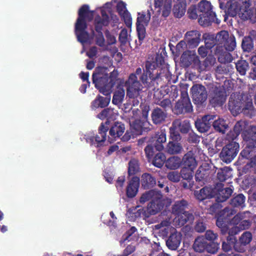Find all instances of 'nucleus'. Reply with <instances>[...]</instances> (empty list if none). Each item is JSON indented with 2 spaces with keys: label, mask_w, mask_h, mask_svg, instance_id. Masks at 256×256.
Segmentation results:
<instances>
[{
  "label": "nucleus",
  "mask_w": 256,
  "mask_h": 256,
  "mask_svg": "<svg viewBox=\"0 0 256 256\" xmlns=\"http://www.w3.org/2000/svg\"><path fill=\"white\" fill-rule=\"evenodd\" d=\"M125 95L124 90L123 89H120L116 91L114 94L112 102L116 105L120 104Z\"/></svg>",
  "instance_id": "4d7b16f0"
},
{
  "label": "nucleus",
  "mask_w": 256,
  "mask_h": 256,
  "mask_svg": "<svg viewBox=\"0 0 256 256\" xmlns=\"http://www.w3.org/2000/svg\"><path fill=\"white\" fill-rule=\"evenodd\" d=\"M166 161V156L162 152H158L154 157L152 164L155 166L161 168Z\"/></svg>",
  "instance_id": "603ef678"
},
{
  "label": "nucleus",
  "mask_w": 256,
  "mask_h": 256,
  "mask_svg": "<svg viewBox=\"0 0 256 256\" xmlns=\"http://www.w3.org/2000/svg\"><path fill=\"white\" fill-rule=\"evenodd\" d=\"M125 130L124 124L122 122H114L110 129V135L114 138H119Z\"/></svg>",
  "instance_id": "2f4dec72"
},
{
  "label": "nucleus",
  "mask_w": 256,
  "mask_h": 256,
  "mask_svg": "<svg viewBox=\"0 0 256 256\" xmlns=\"http://www.w3.org/2000/svg\"><path fill=\"white\" fill-rule=\"evenodd\" d=\"M182 165V159L178 156H170L166 162V166L170 170H176Z\"/></svg>",
  "instance_id": "4c0bfd02"
},
{
  "label": "nucleus",
  "mask_w": 256,
  "mask_h": 256,
  "mask_svg": "<svg viewBox=\"0 0 256 256\" xmlns=\"http://www.w3.org/2000/svg\"><path fill=\"white\" fill-rule=\"evenodd\" d=\"M150 18L149 10L146 14L144 12H138L136 22V31L140 41L144 40L146 36L145 26H147Z\"/></svg>",
  "instance_id": "f8f14e48"
},
{
  "label": "nucleus",
  "mask_w": 256,
  "mask_h": 256,
  "mask_svg": "<svg viewBox=\"0 0 256 256\" xmlns=\"http://www.w3.org/2000/svg\"><path fill=\"white\" fill-rule=\"evenodd\" d=\"M246 124L244 121L239 120L236 122L234 127L233 132H230L228 136L232 140L236 139L240 134L242 131L245 128Z\"/></svg>",
  "instance_id": "58836bf2"
},
{
  "label": "nucleus",
  "mask_w": 256,
  "mask_h": 256,
  "mask_svg": "<svg viewBox=\"0 0 256 256\" xmlns=\"http://www.w3.org/2000/svg\"><path fill=\"white\" fill-rule=\"evenodd\" d=\"M222 186L223 185L220 184L217 186V188H214L216 191V201L218 202H222L226 201L233 192L232 188H222Z\"/></svg>",
  "instance_id": "5701e85b"
},
{
  "label": "nucleus",
  "mask_w": 256,
  "mask_h": 256,
  "mask_svg": "<svg viewBox=\"0 0 256 256\" xmlns=\"http://www.w3.org/2000/svg\"><path fill=\"white\" fill-rule=\"evenodd\" d=\"M176 129L177 128L172 125L170 128V138L172 142H178L182 138L179 132Z\"/></svg>",
  "instance_id": "e2e57ef3"
},
{
  "label": "nucleus",
  "mask_w": 256,
  "mask_h": 256,
  "mask_svg": "<svg viewBox=\"0 0 256 256\" xmlns=\"http://www.w3.org/2000/svg\"><path fill=\"white\" fill-rule=\"evenodd\" d=\"M198 22L200 25L206 27L211 25L212 22L218 24L220 20L216 18V13L212 11L206 14H200Z\"/></svg>",
  "instance_id": "4be33fe9"
},
{
  "label": "nucleus",
  "mask_w": 256,
  "mask_h": 256,
  "mask_svg": "<svg viewBox=\"0 0 256 256\" xmlns=\"http://www.w3.org/2000/svg\"><path fill=\"white\" fill-rule=\"evenodd\" d=\"M138 208H139L136 209V208L128 210L127 214L130 221L134 222L139 218H146L149 217L146 209L138 206Z\"/></svg>",
  "instance_id": "7c9ffc66"
},
{
  "label": "nucleus",
  "mask_w": 256,
  "mask_h": 256,
  "mask_svg": "<svg viewBox=\"0 0 256 256\" xmlns=\"http://www.w3.org/2000/svg\"><path fill=\"white\" fill-rule=\"evenodd\" d=\"M243 140L248 144L256 146V126H252L242 134Z\"/></svg>",
  "instance_id": "f704fd0d"
},
{
  "label": "nucleus",
  "mask_w": 256,
  "mask_h": 256,
  "mask_svg": "<svg viewBox=\"0 0 256 256\" xmlns=\"http://www.w3.org/2000/svg\"><path fill=\"white\" fill-rule=\"evenodd\" d=\"M215 48L214 54L217 56L218 60L220 63H229L232 62L233 58L229 51L227 50L221 40Z\"/></svg>",
  "instance_id": "4468645a"
},
{
  "label": "nucleus",
  "mask_w": 256,
  "mask_h": 256,
  "mask_svg": "<svg viewBox=\"0 0 256 256\" xmlns=\"http://www.w3.org/2000/svg\"><path fill=\"white\" fill-rule=\"evenodd\" d=\"M108 128L104 126V122H102L98 130V134L96 136H87L86 138V142L90 144V146H94L96 148H98L103 145L104 142L106 138V133Z\"/></svg>",
  "instance_id": "9b49d317"
},
{
  "label": "nucleus",
  "mask_w": 256,
  "mask_h": 256,
  "mask_svg": "<svg viewBox=\"0 0 256 256\" xmlns=\"http://www.w3.org/2000/svg\"><path fill=\"white\" fill-rule=\"evenodd\" d=\"M178 215V224L180 226H184L188 222H191L194 220L193 214L188 212L184 211Z\"/></svg>",
  "instance_id": "79ce46f5"
},
{
  "label": "nucleus",
  "mask_w": 256,
  "mask_h": 256,
  "mask_svg": "<svg viewBox=\"0 0 256 256\" xmlns=\"http://www.w3.org/2000/svg\"><path fill=\"white\" fill-rule=\"evenodd\" d=\"M208 246V241L204 236L197 237L192 245L194 250L197 252H205Z\"/></svg>",
  "instance_id": "c9c22d12"
},
{
  "label": "nucleus",
  "mask_w": 256,
  "mask_h": 256,
  "mask_svg": "<svg viewBox=\"0 0 256 256\" xmlns=\"http://www.w3.org/2000/svg\"><path fill=\"white\" fill-rule=\"evenodd\" d=\"M240 2L241 9H242L244 11H246L248 14V20L252 19L253 16V10L250 8V0H240Z\"/></svg>",
  "instance_id": "13d9d810"
},
{
  "label": "nucleus",
  "mask_w": 256,
  "mask_h": 256,
  "mask_svg": "<svg viewBox=\"0 0 256 256\" xmlns=\"http://www.w3.org/2000/svg\"><path fill=\"white\" fill-rule=\"evenodd\" d=\"M140 171L139 161L136 158L131 159L128 162V175L134 176Z\"/></svg>",
  "instance_id": "49530a36"
},
{
  "label": "nucleus",
  "mask_w": 256,
  "mask_h": 256,
  "mask_svg": "<svg viewBox=\"0 0 256 256\" xmlns=\"http://www.w3.org/2000/svg\"><path fill=\"white\" fill-rule=\"evenodd\" d=\"M204 38L205 46L206 47L208 50L212 48L214 46H216V38L218 37L217 36H215L214 34H207L206 36H204Z\"/></svg>",
  "instance_id": "052dcab7"
},
{
  "label": "nucleus",
  "mask_w": 256,
  "mask_h": 256,
  "mask_svg": "<svg viewBox=\"0 0 256 256\" xmlns=\"http://www.w3.org/2000/svg\"><path fill=\"white\" fill-rule=\"evenodd\" d=\"M150 200L151 201L146 210L149 216L158 214L164 206V200L160 192L154 190L146 192L142 195L139 200L140 204H144Z\"/></svg>",
  "instance_id": "7ed1b4c3"
},
{
  "label": "nucleus",
  "mask_w": 256,
  "mask_h": 256,
  "mask_svg": "<svg viewBox=\"0 0 256 256\" xmlns=\"http://www.w3.org/2000/svg\"><path fill=\"white\" fill-rule=\"evenodd\" d=\"M210 170L208 166H200L198 168L195 174V179L196 182L201 186L205 184L209 177Z\"/></svg>",
  "instance_id": "b1692460"
},
{
  "label": "nucleus",
  "mask_w": 256,
  "mask_h": 256,
  "mask_svg": "<svg viewBox=\"0 0 256 256\" xmlns=\"http://www.w3.org/2000/svg\"><path fill=\"white\" fill-rule=\"evenodd\" d=\"M226 92L223 88L216 87L212 94L210 103L214 107L222 106L226 102Z\"/></svg>",
  "instance_id": "6ab92c4d"
},
{
  "label": "nucleus",
  "mask_w": 256,
  "mask_h": 256,
  "mask_svg": "<svg viewBox=\"0 0 256 256\" xmlns=\"http://www.w3.org/2000/svg\"><path fill=\"white\" fill-rule=\"evenodd\" d=\"M94 11L90 10L89 6L83 4L78 10V18L76 23H86V20L91 21L94 18Z\"/></svg>",
  "instance_id": "aec40b11"
},
{
  "label": "nucleus",
  "mask_w": 256,
  "mask_h": 256,
  "mask_svg": "<svg viewBox=\"0 0 256 256\" xmlns=\"http://www.w3.org/2000/svg\"><path fill=\"white\" fill-rule=\"evenodd\" d=\"M114 113L113 110L110 108H105L97 115V118L100 120L112 117Z\"/></svg>",
  "instance_id": "0e129e2a"
},
{
  "label": "nucleus",
  "mask_w": 256,
  "mask_h": 256,
  "mask_svg": "<svg viewBox=\"0 0 256 256\" xmlns=\"http://www.w3.org/2000/svg\"><path fill=\"white\" fill-rule=\"evenodd\" d=\"M215 48L214 54L217 56L218 60L220 63H229L232 62L233 58L229 51L227 50L221 40Z\"/></svg>",
  "instance_id": "2eb2a0df"
},
{
  "label": "nucleus",
  "mask_w": 256,
  "mask_h": 256,
  "mask_svg": "<svg viewBox=\"0 0 256 256\" xmlns=\"http://www.w3.org/2000/svg\"><path fill=\"white\" fill-rule=\"evenodd\" d=\"M182 165L184 167L195 168L197 166V162L194 154L192 151H188L186 153L182 159Z\"/></svg>",
  "instance_id": "473e14b6"
},
{
  "label": "nucleus",
  "mask_w": 256,
  "mask_h": 256,
  "mask_svg": "<svg viewBox=\"0 0 256 256\" xmlns=\"http://www.w3.org/2000/svg\"><path fill=\"white\" fill-rule=\"evenodd\" d=\"M172 111L176 115H184L192 112V106L186 90L180 91V99L176 102Z\"/></svg>",
  "instance_id": "423d86ee"
},
{
  "label": "nucleus",
  "mask_w": 256,
  "mask_h": 256,
  "mask_svg": "<svg viewBox=\"0 0 256 256\" xmlns=\"http://www.w3.org/2000/svg\"><path fill=\"white\" fill-rule=\"evenodd\" d=\"M242 230L240 229V227L236 225H234V226L230 230L228 228V230L226 233H228L229 236L227 238V240H234V238H235L234 236L238 234Z\"/></svg>",
  "instance_id": "69168bd1"
},
{
  "label": "nucleus",
  "mask_w": 256,
  "mask_h": 256,
  "mask_svg": "<svg viewBox=\"0 0 256 256\" xmlns=\"http://www.w3.org/2000/svg\"><path fill=\"white\" fill-rule=\"evenodd\" d=\"M198 11L200 14H206L212 12L211 3L206 0H202L198 6Z\"/></svg>",
  "instance_id": "09e8293b"
},
{
  "label": "nucleus",
  "mask_w": 256,
  "mask_h": 256,
  "mask_svg": "<svg viewBox=\"0 0 256 256\" xmlns=\"http://www.w3.org/2000/svg\"><path fill=\"white\" fill-rule=\"evenodd\" d=\"M220 8L224 11V21L228 17L234 18L238 16L241 20H246L249 18L246 11L241 9L239 2L236 0H219Z\"/></svg>",
  "instance_id": "20e7f679"
},
{
  "label": "nucleus",
  "mask_w": 256,
  "mask_h": 256,
  "mask_svg": "<svg viewBox=\"0 0 256 256\" xmlns=\"http://www.w3.org/2000/svg\"><path fill=\"white\" fill-rule=\"evenodd\" d=\"M182 147L178 142H169L166 146V152L172 154H178L181 152Z\"/></svg>",
  "instance_id": "de8ad7c7"
},
{
  "label": "nucleus",
  "mask_w": 256,
  "mask_h": 256,
  "mask_svg": "<svg viewBox=\"0 0 256 256\" xmlns=\"http://www.w3.org/2000/svg\"><path fill=\"white\" fill-rule=\"evenodd\" d=\"M163 93L174 100L178 96V88L176 86L172 85L165 89Z\"/></svg>",
  "instance_id": "5fc2aeb1"
},
{
  "label": "nucleus",
  "mask_w": 256,
  "mask_h": 256,
  "mask_svg": "<svg viewBox=\"0 0 256 256\" xmlns=\"http://www.w3.org/2000/svg\"><path fill=\"white\" fill-rule=\"evenodd\" d=\"M192 98L194 103L198 106H203L208 98L206 87L200 84H194L190 88Z\"/></svg>",
  "instance_id": "9d476101"
},
{
  "label": "nucleus",
  "mask_w": 256,
  "mask_h": 256,
  "mask_svg": "<svg viewBox=\"0 0 256 256\" xmlns=\"http://www.w3.org/2000/svg\"><path fill=\"white\" fill-rule=\"evenodd\" d=\"M182 241V235L175 232L170 234L166 241V245L171 250H176Z\"/></svg>",
  "instance_id": "c85d7f7f"
},
{
  "label": "nucleus",
  "mask_w": 256,
  "mask_h": 256,
  "mask_svg": "<svg viewBox=\"0 0 256 256\" xmlns=\"http://www.w3.org/2000/svg\"><path fill=\"white\" fill-rule=\"evenodd\" d=\"M188 17L192 20H196L198 16V8L195 5L190 6L188 10Z\"/></svg>",
  "instance_id": "774afa93"
},
{
  "label": "nucleus",
  "mask_w": 256,
  "mask_h": 256,
  "mask_svg": "<svg viewBox=\"0 0 256 256\" xmlns=\"http://www.w3.org/2000/svg\"><path fill=\"white\" fill-rule=\"evenodd\" d=\"M140 186V178L136 176H133L126 188V196L128 198H133L136 196Z\"/></svg>",
  "instance_id": "393cba45"
},
{
  "label": "nucleus",
  "mask_w": 256,
  "mask_h": 256,
  "mask_svg": "<svg viewBox=\"0 0 256 256\" xmlns=\"http://www.w3.org/2000/svg\"><path fill=\"white\" fill-rule=\"evenodd\" d=\"M212 126L216 132L224 134L228 128L226 121L222 118H218L213 120Z\"/></svg>",
  "instance_id": "c03bdc74"
},
{
  "label": "nucleus",
  "mask_w": 256,
  "mask_h": 256,
  "mask_svg": "<svg viewBox=\"0 0 256 256\" xmlns=\"http://www.w3.org/2000/svg\"><path fill=\"white\" fill-rule=\"evenodd\" d=\"M110 100V94L106 97L98 94L90 104L92 110H96L98 108H105L108 106Z\"/></svg>",
  "instance_id": "cd10ccee"
},
{
  "label": "nucleus",
  "mask_w": 256,
  "mask_h": 256,
  "mask_svg": "<svg viewBox=\"0 0 256 256\" xmlns=\"http://www.w3.org/2000/svg\"><path fill=\"white\" fill-rule=\"evenodd\" d=\"M216 116L208 114L203 116L201 118H198L195 121V126L198 131L200 133L208 132L210 129Z\"/></svg>",
  "instance_id": "ddd939ff"
},
{
  "label": "nucleus",
  "mask_w": 256,
  "mask_h": 256,
  "mask_svg": "<svg viewBox=\"0 0 256 256\" xmlns=\"http://www.w3.org/2000/svg\"><path fill=\"white\" fill-rule=\"evenodd\" d=\"M228 108L234 116L240 112L245 114H251L254 109L252 96L248 94H232L229 99Z\"/></svg>",
  "instance_id": "f03ea898"
},
{
  "label": "nucleus",
  "mask_w": 256,
  "mask_h": 256,
  "mask_svg": "<svg viewBox=\"0 0 256 256\" xmlns=\"http://www.w3.org/2000/svg\"><path fill=\"white\" fill-rule=\"evenodd\" d=\"M236 68L240 75L244 76L250 68L249 64L246 60H238L236 63Z\"/></svg>",
  "instance_id": "8fccbe9b"
},
{
  "label": "nucleus",
  "mask_w": 256,
  "mask_h": 256,
  "mask_svg": "<svg viewBox=\"0 0 256 256\" xmlns=\"http://www.w3.org/2000/svg\"><path fill=\"white\" fill-rule=\"evenodd\" d=\"M256 152V146L255 145L248 144L246 143L245 148L240 153V156L246 159L251 158Z\"/></svg>",
  "instance_id": "a18cd8bd"
},
{
  "label": "nucleus",
  "mask_w": 256,
  "mask_h": 256,
  "mask_svg": "<svg viewBox=\"0 0 256 256\" xmlns=\"http://www.w3.org/2000/svg\"><path fill=\"white\" fill-rule=\"evenodd\" d=\"M88 28L87 23H76L74 32L78 42L84 44L86 42L89 38V34L86 30Z\"/></svg>",
  "instance_id": "412c9836"
},
{
  "label": "nucleus",
  "mask_w": 256,
  "mask_h": 256,
  "mask_svg": "<svg viewBox=\"0 0 256 256\" xmlns=\"http://www.w3.org/2000/svg\"><path fill=\"white\" fill-rule=\"evenodd\" d=\"M252 240V234L250 232H244L239 238V240L246 246L249 244Z\"/></svg>",
  "instance_id": "338daca9"
},
{
  "label": "nucleus",
  "mask_w": 256,
  "mask_h": 256,
  "mask_svg": "<svg viewBox=\"0 0 256 256\" xmlns=\"http://www.w3.org/2000/svg\"><path fill=\"white\" fill-rule=\"evenodd\" d=\"M146 70H144V72L148 74L153 73L156 74L158 72L157 68L158 67V64L156 61H146L145 64Z\"/></svg>",
  "instance_id": "bf43d9fd"
},
{
  "label": "nucleus",
  "mask_w": 256,
  "mask_h": 256,
  "mask_svg": "<svg viewBox=\"0 0 256 256\" xmlns=\"http://www.w3.org/2000/svg\"><path fill=\"white\" fill-rule=\"evenodd\" d=\"M188 206V202L184 199L177 200L172 206V212L174 214H179L184 211Z\"/></svg>",
  "instance_id": "a19ab883"
},
{
  "label": "nucleus",
  "mask_w": 256,
  "mask_h": 256,
  "mask_svg": "<svg viewBox=\"0 0 256 256\" xmlns=\"http://www.w3.org/2000/svg\"><path fill=\"white\" fill-rule=\"evenodd\" d=\"M167 117V113L160 108H155L152 110L151 118L152 122L155 124H160L164 122Z\"/></svg>",
  "instance_id": "c756f323"
},
{
  "label": "nucleus",
  "mask_w": 256,
  "mask_h": 256,
  "mask_svg": "<svg viewBox=\"0 0 256 256\" xmlns=\"http://www.w3.org/2000/svg\"><path fill=\"white\" fill-rule=\"evenodd\" d=\"M245 200L246 197L243 194H238L230 200V204L234 208H243L244 206Z\"/></svg>",
  "instance_id": "3c124183"
},
{
  "label": "nucleus",
  "mask_w": 256,
  "mask_h": 256,
  "mask_svg": "<svg viewBox=\"0 0 256 256\" xmlns=\"http://www.w3.org/2000/svg\"><path fill=\"white\" fill-rule=\"evenodd\" d=\"M160 95H162V98H156V104L161 106L166 112L167 110L172 107V101L168 98H164L166 95L163 93L162 90L159 92Z\"/></svg>",
  "instance_id": "ea45409f"
},
{
  "label": "nucleus",
  "mask_w": 256,
  "mask_h": 256,
  "mask_svg": "<svg viewBox=\"0 0 256 256\" xmlns=\"http://www.w3.org/2000/svg\"><path fill=\"white\" fill-rule=\"evenodd\" d=\"M141 184L144 189H150L156 185V179L151 174L144 173L142 176Z\"/></svg>",
  "instance_id": "72a5a7b5"
},
{
  "label": "nucleus",
  "mask_w": 256,
  "mask_h": 256,
  "mask_svg": "<svg viewBox=\"0 0 256 256\" xmlns=\"http://www.w3.org/2000/svg\"><path fill=\"white\" fill-rule=\"evenodd\" d=\"M242 48L244 52H250L254 48V42L251 36H246L242 38Z\"/></svg>",
  "instance_id": "864d4df0"
},
{
  "label": "nucleus",
  "mask_w": 256,
  "mask_h": 256,
  "mask_svg": "<svg viewBox=\"0 0 256 256\" xmlns=\"http://www.w3.org/2000/svg\"><path fill=\"white\" fill-rule=\"evenodd\" d=\"M130 126L133 130V131L127 130L121 138L122 142H128L132 136H134V135H140L143 132L150 131L152 126L147 120L136 119L133 122Z\"/></svg>",
  "instance_id": "39448f33"
},
{
  "label": "nucleus",
  "mask_w": 256,
  "mask_h": 256,
  "mask_svg": "<svg viewBox=\"0 0 256 256\" xmlns=\"http://www.w3.org/2000/svg\"><path fill=\"white\" fill-rule=\"evenodd\" d=\"M236 213L234 208L226 207L220 212L216 221V225L220 230L222 234H226L228 230V224L231 220V217Z\"/></svg>",
  "instance_id": "0eeeda50"
},
{
  "label": "nucleus",
  "mask_w": 256,
  "mask_h": 256,
  "mask_svg": "<svg viewBox=\"0 0 256 256\" xmlns=\"http://www.w3.org/2000/svg\"><path fill=\"white\" fill-rule=\"evenodd\" d=\"M194 194L198 200L202 201L206 199L214 197L216 191L212 187L206 186L200 190V191H195Z\"/></svg>",
  "instance_id": "bb28decb"
},
{
  "label": "nucleus",
  "mask_w": 256,
  "mask_h": 256,
  "mask_svg": "<svg viewBox=\"0 0 256 256\" xmlns=\"http://www.w3.org/2000/svg\"><path fill=\"white\" fill-rule=\"evenodd\" d=\"M172 126L178 128L180 132L182 134H188L191 129L190 120H187L182 121L180 120H176L172 122Z\"/></svg>",
  "instance_id": "e433bc0d"
},
{
  "label": "nucleus",
  "mask_w": 256,
  "mask_h": 256,
  "mask_svg": "<svg viewBox=\"0 0 256 256\" xmlns=\"http://www.w3.org/2000/svg\"><path fill=\"white\" fill-rule=\"evenodd\" d=\"M125 86L126 88V96L130 98H136L140 95L142 90V84L138 80L136 74H130L128 80L126 82Z\"/></svg>",
  "instance_id": "1a4fd4ad"
},
{
  "label": "nucleus",
  "mask_w": 256,
  "mask_h": 256,
  "mask_svg": "<svg viewBox=\"0 0 256 256\" xmlns=\"http://www.w3.org/2000/svg\"><path fill=\"white\" fill-rule=\"evenodd\" d=\"M160 77V72H156V74L150 73L148 74L144 72L142 74L140 80L146 88L154 89L156 88L155 84H158L157 81Z\"/></svg>",
  "instance_id": "a211bd4d"
},
{
  "label": "nucleus",
  "mask_w": 256,
  "mask_h": 256,
  "mask_svg": "<svg viewBox=\"0 0 256 256\" xmlns=\"http://www.w3.org/2000/svg\"><path fill=\"white\" fill-rule=\"evenodd\" d=\"M218 40H221L227 50L230 52L234 50L236 47V38L234 36H230L227 31L222 30L218 32Z\"/></svg>",
  "instance_id": "f3484780"
},
{
  "label": "nucleus",
  "mask_w": 256,
  "mask_h": 256,
  "mask_svg": "<svg viewBox=\"0 0 256 256\" xmlns=\"http://www.w3.org/2000/svg\"><path fill=\"white\" fill-rule=\"evenodd\" d=\"M101 14L102 18L98 16L94 19L95 30L98 32L100 39L102 40V42H104V38L102 32V27L108 26L109 24V16L104 10H102Z\"/></svg>",
  "instance_id": "dca6fc26"
},
{
  "label": "nucleus",
  "mask_w": 256,
  "mask_h": 256,
  "mask_svg": "<svg viewBox=\"0 0 256 256\" xmlns=\"http://www.w3.org/2000/svg\"><path fill=\"white\" fill-rule=\"evenodd\" d=\"M200 34L198 30H191L186 32L185 34V40L190 48L196 47L200 40Z\"/></svg>",
  "instance_id": "a878e982"
},
{
  "label": "nucleus",
  "mask_w": 256,
  "mask_h": 256,
  "mask_svg": "<svg viewBox=\"0 0 256 256\" xmlns=\"http://www.w3.org/2000/svg\"><path fill=\"white\" fill-rule=\"evenodd\" d=\"M106 70L103 67L98 68L92 74V80L95 88L104 95L108 96L110 94L116 84L118 74L113 71L108 76L104 72Z\"/></svg>",
  "instance_id": "f257e3e1"
},
{
  "label": "nucleus",
  "mask_w": 256,
  "mask_h": 256,
  "mask_svg": "<svg viewBox=\"0 0 256 256\" xmlns=\"http://www.w3.org/2000/svg\"><path fill=\"white\" fill-rule=\"evenodd\" d=\"M186 2H184L174 4L173 8V14L174 17L177 18H182L186 12Z\"/></svg>",
  "instance_id": "37998d69"
},
{
  "label": "nucleus",
  "mask_w": 256,
  "mask_h": 256,
  "mask_svg": "<svg viewBox=\"0 0 256 256\" xmlns=\"http://www.w3.org/2000/svg\"><path fill=\"white\" fill-rule=\"evenodd\" d=\"M172 2L168 3L166 2L164 5L158 8L157 12L162 14V16L164 18H166L172 12Z\"/></svg>",
  "instance_id": "6e6d98bb"
},
{
  "label": "nucleus",
  "mask_w": 256,
  "mask_h": 256,
  "mask_svg": "<svg viewBox=\"0 0 256 256\" xmlns=\"http://www.w3.org/2000/svg\"><path fill=\"white\" fill-rule=\"evenodd\" d=\"M194 168L183 166L180 170L182 178L185 180H192Z\"/></svg>",
  "instance_id": "680f3d73"
},
{
  "label": "nucleus",
  "mask_w": 256,
  "mask_h": 256,
  "mask_svg": "<svg viewBox=\"0 0 256 256\" xmlns=\"http://www.w3.org/2000/svg\"><path fill=\"white\" fill-rule=\"evenodd\" d=\"M240 145L238 142L232 141L226 144L220 154L221 160L226 164L230 163L237 156Z\"/></svg>",
  "instance_id": "6e6552de"
}]
</instances>
